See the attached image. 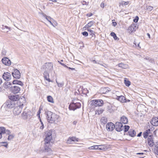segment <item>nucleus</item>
Here are the masks:
<instances>
[{
	"label": "nucleus",
	"mask_w": 158,
	"mask_h": 158,
	"mask_svg": "<svg viewBox=\"0 0 158 158\" xmlns=\"http://www.w3.org/2000/svg\"><path fill=\"white\" fill-rule=\"evenodd\" d=\"M47 118L49 123H52L55 122H58L60 121V116L51 112H48L47 115Z\"/></svg>",
	"instance_id": "obj_1"
},
{
	"label": "nucleus",
	"mask_w": 158,
	"mask_h": 158,
	"mask_svg": "<svg viewBox=\"0 0 158 158\" xmlns=\"http://www.w3.org/2000/svg\"><path fill=\"white\" fill-rule=\"evenodd\" d=\"M45 142L47 143H52L53 139L52 136V131H47L45 133Z\"/></svg>",
	"instance_id": "obj_2"
},
{
	"label": "nucleus",
	"mask_w": 158,
	"mask_h": 158,
	"mask_svg": "<svg viewBox=\"0 0 158 158\" xmlns=\"http://www.w3.org/2000/svg\"><path fill=\"white\" fill-rule=\"evenodd\" d=\"M91 105L95 106H101L104 104L103 101L101 99L93 100L90 102Z\"/></svg>",
	"instance_id": "obj_3"
},
{
	"label": "nucleus",
	"mask_w": 158,
	"mask_h": 158,
	"mask_svg": "<svg viewBox=\"0 0 158 158\" xmlns=\"http://www.w3.org/2000/svg\"><path fill=\"white\" fill-rule=\"evenodd\" d=\"M81 106V104L80 103L74 102L71 103L69 106V109L70 110H74L77 108H80Z\"/></svg>",
	"instance_id": "obj_4"
},
{
	"label": "nucleus",
	"mask_w": 158,
	"mask_h": 158,
	"mask_svg": "<svg viewBox=\"0 0 158 158\" xmlns=\"http://www.w3.org/2000/svg\"><path fill=\"white\" fill-rule=\"evenodd\" d=\"M53 68V64L51 63H48L44 64L42 68L46 71L52 70Z\"/></svg>",
	"instance_id": "obj_5"
},
{
	"label": "nucleus",
	"mask_w": 158,
	"mask_h": 158,
	"mask_svg": "<svg viewBox=\"0 0 158 158\" xmlns=\"http://www.w3.org/2000/svg\"><path fill=\"white\" fill-rule=\"evenodd\" d=\"M115 126L116 130L118 132H120L124 129V127L121 122H116Z\"/></svg>",
	"instance_id": "obj_6"
},
{
	"label": "nucleus",
	"mask_w": 158,
	"mask_h": 158,
	"mask_svg": "<svg viewBox=\"0 0 158 158\" xmlns=\"http://www.w3.org/2000/svg\"><path fill=\"white\" fill-rule=\"evenodd\" d=\"M23 107L20 106H17L13 110V114L15 115H17L19 114L21 112Z\"/></svg>",
	"instance_id": "obj_7"
},
{
	"label": "nucleus",
	"mask_w": 158,
	"mask_h": 158,
	"mask_svg": "<svg viewBox=\"0 0 158 158\" xmlns=\"http://www.w3.org/2000/svg\"><path fill=\"white\" fill-rule=\"evenodd\" d=\"M25 102V99L24 97H22L19 98L17 101V104L18 106L23 107V104Z\"/></svg>",
	"instance_id": "obj_8"
},
{
	"label": "nucleus",
	"mask_w": 158,
	"mask_h": 158,
	"mask_svg": "<svg viewBox=\"0 0 158 158\" xmlns=\"http://www.w3.org/2000/svg\"><path fill=\"white\" fill-rule=\"evenodd\" d=\"M106 128L107 131H113L115 127V125L111 122L108 123L106 126Z\"/></svg>",
	"instance_id": "obj_9"
},
{
	"label": "nucleus",
	"mask_w": 158,
	"mask_h": 158,
	"mask_svg": "<svg viewBox=\"0 0 158 158\" xmlns=\"http://www.w3.org/2000/svg\"><path fill=\"white\" fill-rule=\"evenodd\" d=\"M20 88L18 85H15L11 87L12 92L15 94L18 93L20 90Z\"/></svg>",
	"instance_id": "obj_10"
},
{
	"label": "nucleus",
	"mask_w": 158,
	"mask_h": 158,
	"mask_svg": "<svg viewBox=\"0 0 158 158\" xmlns=\"http://www.w3.org/2000/svg\"><path fill=\"white\" fill-rule=\"evenodd\" d=\"M12 75L14 78L18 79L20 77L21 74L20 72L17 69H15L12 73Z\"/></svg>",
	"instance_id": "obj_11"
},
{
	"label": "nucleus",
	"mask_w": 158,
	"mask_h": 158,
	"mask_svg": "<svg viewBox=\"0 0 158 158\" xmlns=\"http://www.w3.org/2000/svg\"><path fill=\"white\" fill-rule=\"evenodd\" d=\"M116 99L122 103H125L127 102H129L130 101L129 100H127L126 98L122 95L117 96Z\"/></svg>",
	"instance_id": "obj_12"
},
{
	"label": "nucleus",
	"mask_w": 158,
	"mask_h": 158,
	"mask_svg": "<svg viewBox=\"0 0 158 158\" xmlns=\"http://www.w3.org/2000/svg\"><path fill=\"white\" fill-rule=\"evenodd\" d=\"M5 104L6 107L9 108H12L15 106V105L13 101H11L10 100L7 101Z\"/></svg>",
	"instance_id": "obj_13"
},
{
	"label": "nucleus",
	"mask_w": 158,
	"mask_h": 158,
	"mask_svg": "<svg viewBox=\"0 0 158 158\" xmlns=\"http://www.w3.org/2000/svg\"><path fill=\"white\" fill-rule=\"evenodd\" d=\"M2 77L5 80L9 81L11 79V75L8 72L4 73L3 74Z\"/></svg>",
	"instance_id": "obj_14"
},
{
	"label": "nucleus",
	"mask_w": 158,
	"mask_h": 158,
	"mask_svg": "<svg viewBox=\"0 0 158 158\" xmlns=\"http://www.w3.org/2000/svg\"><path fill=\"white\" fill-rule=\"evenodd\" d=\"M50 143H47L45 142L44 148L46 151L51 153L52 151L50 148Z\"/></svg>",
	"instance_id": "obj_15"
},
{
	"label": "nucleus",
	"mask_w": 158,
	"mask_h": 158,
	"mask_svg": "<svg viewBox=\"0 0 158 158\" xmlns=\"http://www.w3.org/2000/svg\"><path fill=\"white\" fill-rule=\"evenodd\" d=\"M148 143L150 147H152L154 144L153 136L151 135H149L148 137Z\"/></svg>",
	"instance_id": "obj_16"
},
{
	"label": "nucleus",
	"mask_w": 158,
	"mask_h": 158,
	"mask_svg": "<svg viewBox=\"0 0 158 158\" xmlns=\"http://www.w3.org/2000/svg\"><path fill=\"white\" fill-rule=\"evenodd\" d=\"M2 61V63L6 65L9 66L11 64L10 60L6 57L3 58Z\"/></svg>",
	"instance_id": "obj_17"
},
{
	"label": "nucleus",
	"mask_w": 158,
	"mask_h": 158,
	"mask_svg": "<svg viewBox=\"0 0 158 158\" xmlns=\"http://www.w3.org/2000/svg\"><path fill=\"white\" fill-rule=\"evenodd\" d=\"M77 139L75 137L69 138L67 141V144H72L73 142H78Z\"/></svg>",
	"instance_id": "obj_18"
},
{
	"label": "nucleus",
	"mask_w": 158,
	"mask_h": 158,
	"mask_svg": "<svg viewBox=\"0 0 158 158\" xmlns=\"http://www.w3.org/2000/svg\"><path fill=\"white\" fill-rule=\"evenodd\" d=\"M19 96L18 95H12L9 97V98L11 101H13L15 102L19 98Z\"/></svg>",
	"instance_id": "obj_19"
},
{
	"label": "nucleus",
	"mask_w": 158,
	"mask_h": 158,
	"mask_svg": "<svg viewBox=\"0 0 158 158\" xmlns=\"http://www.w3.org/2000/svg\"><path fill=\"white\" fill-rule=\"evenodd\" d=\"M151 122L152 125L158 126V118L156 117L153 118Z\"/></svg>",
	"instance_id": "obj_20"
},
{
	"label": "nucleus",
	"mask_w": 158,
	"mask_h": 158,
	"mask_svg": "<svg viewBox=\"0 0 158 158\" xmlns=\"http://www.w3.org/2000/svg\"><path fill=\"white\" fill-rule=\"evenodd\" d=\"M43 75L44 78L45 80L49 82H52L49 78V74L47 71H44L43 73Z\"/></svg>",
	"instance_id": "obj_21"
},
{
	"label": "nucleus",
	"mask_w": 158,
	"mask_h": 158,
	"mask_svg": "<svg viewBox=\"0 0 158 158\" xmlns=\"http://www.w3.org/2000/svg\"><path fill=\"white\" fill-rule=\"evenodd\" d=\"M128 122L127 118L124 116H122L120 118V122L122 124H126Z\"/></svg>",
	"instance_id": "obj_22"
},
{
	"label": "nucleus",
	"mask_w": 158,
	"mask_h": 158,
	"mask_svg": "<svg viewBox=\"0 0 158 158\" xmlns=\"http://www.w3.org/2000/svg\"><path fill=\"white\" fill-rule=\"evenodd\" d=\"M136 134V133L134 130L132 129H130L128 132L127 135L131 137H133Z\"/></svg>",
	"instance_id": "obj_23"
},
{
	"label": "nucleus",
	"mask_w": 158,
	"mask_h": 158,
	"mask_svg": "<svg viewBox=\"0 0 158 158\" xmlns=\"http://www.w3.org/2000/svg\"><path fill=\"white\" fill-rule=\"evenodd\" d=\"M41 14L43 17L45 18L47 20L51 25H53V24L51 21V19H52L50 17L47 16L45 14H44L43 13H42Z\"/></svg>",
	"instance_id": "obj_24"
},
{
	"label": "nucleus",
	"mask_w": 158,
	"mask_h": 158,
	"mask_svg": "<svg viewBox=\"0 0 158 158\" xmlns=\"http://www.w3.org/2000/svg\"><path fill=\"white\" fill-rule=\"evenodd\" d=\"M13 83L14 84L18 85L19 86L20 85L21 86H22L23 85V84L21 81L17 80L13 81Z\"/></svg>",
	"instance_id": "obj_25"
},
{
	"label": "nucleus",
	"mask_w": 158,
	"mask_h": 158,
	"mask_svg": "<svg viewBox=\"0 0 158 158\" xmlns=\"http://www.w3.org/2000/svg\"><path fill=\"white\" fill-rule=\"evenodd\" d=\"M109 91L108 88L107 87L102 88L100 89V92L101 93L105 94L108 92Z\"/></svg>",
	"instance_id": "obj_26"
},
{
	"label": "nucleus",
	"mask_w": 158,
	"mask_h": 158,
	"mask_svg": "<svg viewBox=\"0 0 158 158\" xmlns=\"http://www.w3.org/2000/svg\"><path fill=\"white\" fill-rule=\"evenodd\" d=\"M98 149L106 150L107 149L108 147L105 145H98Z\"/></svg>",
	"instance_id": "obj_27"
},
{
	"label": "nucleus",
	"mask_w": 158,
	"mask_h": 158,
	"mask_svg": "<svg viewBox=\"0 0 158 158\" xmlns=\"http://www.w3.org/2000/svg\"><path fill=\"white\" fill-rule=\"evenodd\" d=\"M135 27H136L134 25H131L128 27L127 30L129 32H132L135 30Z\"/></svg>",
	"instance_id": "obj_28"
},
{
	"label": "nucleus",
	"mask_w": 158,
	"mask_h": 158,
	"mask_svg": "<svg viewBox=\"0 0 158 158\" xmlns=\"http://www.w3.org/2000/svg\"><path fill=\"white\" fill-rule=\"evenodd\" d=\"M101 123L102 124H106L107 122V118L104 117H102L101 119Z\"/></svg>",
	"instance_id": "obj_29"
},
{
	"label": "nucleus",
	"mask_w": 158,
	"mask_h": 158,
	"mask_svg": "<svg viewBox=\"0 0 158 158\" xmlns=\"http://www.w3.org/2000/svg\"><path fill=\"white\" fill-rule=\"evenodd\" d=\"M27 112L26 111H24L22 114V116L24 119H26L27 118Z\"/></svg>",
	"instance_id": "obj_30"
},
{
	"label": "nucleus",
	"mask_w": 158,
	"mask_h": 158,
	"mask_svg": "<svg viewBox=\"0 0 158 158\" xmlns=\"http://www.w3.org/2000/svg\"><path fill=\"white\" fill-rule=\"evenodd\" d=\"M47 99L48 101L50 102L53 103V100L51 96H48L47 97Z\"/></svg>",
	"instance_id": "obj_31"
},
{
	"label": "nucleus",
	"mask_w": 158,
	"mask_h": 158,
	"mask_svg": "<svg viewBox=\"0 0 158 158\" xmlns=\"http://www.w3.org/2000/svg\"><path fill=\"white\" fill-rule=\"evenodd\" d=\"M6 129L5 128L3 127H0V133H1V135H2V134H4L5 133Z\"/></svg>",
	"instance_id": "obj_32"
},
{
	"label": "nucleus",
	"mask_w": 158,
	"mask_h": 158,
	"mask_svg": "<svg viewBox=\"0 0 158 158\" xmlns=\"http://www.w3.org/2000/svg\"><path fill=\"white\" fill-rule=\"evenodd\" d=\"M118 66L119 67H121L123 69H126L127 68V65L122 63L119 64H118Z\"/></svg>",
	"instance_id": "obj_33"
},
{
	"label": "nucleus",
	"mask_w": 158,
	"mask_h": 158,
	"mask_svg": "<svg viewBox=\"0 0 158 158\" xmlns=\"http://www.w3.org/2000/svg\"><path fill=\"white\" fill-rule=\"evenodd\" d=\"M110 35L111 36H113L115 40H118V38L117 37L115 34L113 32H112L110 33Z\"/></svg>",
	"instance_id": "obj_34"
},
{
	"label": "nucleus",
	"mask_w": 158,
	"mask_h": 158,
	"mask_svg": "<svg viewBox=\"0 0 158 158\" xmlns=\"http://www.w3.org/2000/svg\"><path fill=\"white\" fill-rule=\"evenodd\" d=\"M56 82L58 86L59 87H62L64 85V82H59L56 80Z\"/></svg>",
	"instance_id": "obj_35"
},
{
	"label": "nucleus",
	"mask_w": 158,
	"mask_h": 158,
	"mask_svg": "<svg viewBox=\"0 0 158 158\" xmlns=\"http://www.w3.org/2000/svg\"><path fill=\"white\" fill-rule=\"evenodd\" d=\"M124 83L125 85L127 86H129L131 84L130 82L128 80H124Z\"/></svg>",
	"instance_id": "obj_36"
},
{
	"label": "nucleus",
	"mask_w": 158,
	"mask_h": 158,
	"mask_svg": "<svg viewBox=\"0 0 158 158\" xmlns=\"http://www.w3.org/2000/svg\"><path fill=\"white\" fill-rule=\"evenodd\" d=\"M94 24V22L93 21H90L89 22L86 26V27H90Z\"/></svg>",
	"instance_id": "obj_37"
},
{
	"label": "nucleus",
	"mask_w": 158,
	"mask_h": 158,
	"mask_svg": "<svg viewBox=\"0 0 158 158\" xmlns=\"http://www.w3.org/2000/svg\"><path fill=\"white\" fill-rule=\"evenodd\" d=\"M89 149H98V145H94L89 147Z\"/></svg>",
	"instance_id": "obj_38"
},
{
	"label": "nucleus",
	"mask_w": 158,
	"mask_h": 158,
	"mask_svg": "<svg viewBox=\"0 0 158 158\" xmlns=\"http://www.w3.org/2000/svg\"><path fill=\"white\" fill-rule=\"evenodd\" d=\"M130 127L128 125H125L124 127V132H126L129 129Z\"/></svg>",
	"instance_id": "obj_39"
},
{
	"label": "nucleus",
	"mask_w": 158,
	"mask_h": 158,
	"mask_svg": "<svg viewBox=\"0 0 158 158\" xmlns=\"http://www.w3.org/2000/svg\"><path fill=\"white\" fill-rule=\"evenodd\" d=\"M154 152L156 155H158V148H154Z\"/></svg>",
	"instance_id": "obj_40"
},
{
	"label": "nucleus",
	"mask_w": 158,
	"mask_h": 158,
	"mask_svg": "<svg viewBox=\"0 0 158 158\" xmlns=\"http://www.w3.org/2000/svg\"><path fill=\"white\" fill-rule=\"evenodd\" d=\"M88 31L89 32V34H90L92 36H93L94 35V31L91 29H88Z\"/></svg>",
	"instance_id": "obj_41"
},
{
	"label": "nucleus",
	"mask_w": 158,
	"mask_h": 158,
	"mask_svg": "<svg viewBox=\"0 0 158 158\" xmlns=\"http://www.w3.org/2000/svg\"><path fill=\"white\" fill-rule=\"evenodd\" d=\"M129 2H125L124 1H122L120 3V4L122 5H126L129 4Z\"/></svg>",
	"instance_id": "obj_42"
},
{
	"label": "nucleus",
	"mask_w": 158,
	"mask_h": 158,
	"mask_svg": "<svg viewBox=\"0 0 158 158\" xmlns=\"http://www.w3.org/2000/svg\"><path fill=\"white\" fill-rule=\"evenodd\" d=\"M153 9V7L151 6H146V9L149 11H151Z\"/></svg>",
	"instance_id": "obj_43"
},
{
	"label": "nucleus",
	"mask_w": 158,
	"mask_h": 158,
	"mask_svg": "<svg viewBox=\"0 0 158 158\" xmlns=\"http://www.w3.org/2000/svg\"><path fill=\"white\" fill-rule=\"evenodd\" d=\"M103 111L104 110L102 109H98L97 110L98 114H102L103 113Z\"/></svg>",
	"instance_id": "obj_44"
},
{
	"label": "nucleus",
	"mask_w": 158,
	"mask_h": 158,
	"mask_svg": "<svg viewBox=\"0 0 158 158\" xmlns=\"http://www.w3.org/2000/svg\"><path fill=\"white\" fill-rule=\"evenodd\" d=\"M14 137V136L13 135H9L8 136V139L9 140H11Z\"/></svg>",
	"instance_id": "obj_45"
},
{
	"label": "nucleus",
	"mask_w": 158,
	"mask_h": 158,
	"mask_svg": "<svg viewBox=\"0 0 158 158\" xmlns=\"http://www.w3.org/2000/svg\"><path fill=\"white\" fill-rule=\"evenodd\" d=\"M149 135L147 133V132L146 131L143 133V136L145 138H146L148 135Z\"/></svg>",
	"instance_id": "obj_46"
},
{
	"label": "nucleus",
	"mask_w": 158,
	"mask_h": 158,
	"mask_svg": "<svg viewBox=\"0 0 158 158\" xmlns=\"http://www.w3.org/2000/svg\"><path fill=\"white\" fill-rule=\"evenodd\" d=\"M152 131V129L151 130V129L148 128V130L146 131V132H147V133L148 135H149L150 134H151V132Z\"/></svg>",
	"instance_id": "obj_47"
},
{
	"label": "nucleus",
	"mask_w": 158,
	"mask_h": 158,
	"mask_svg": "<svg viewBox=\"0 0 158 158\" xmlns=\"http://www.w3.org/2000/svg\"><path fill=\"white\" fill-rule=\"evenodd\" d=\"M81 3L83 5H89V2H86V1H83L82 2H81Z\"/></svg>",
	"instance_id": "obj_48"
},
{
	"label": "nucleus",
	"mask_w": 158,
	"mask_h": 158,
	"mask_svg": "<svg viewBox=\"0 0 158 158\" xmlns=\"http://www.w3.org/2000/svg\"><path fill=\"white\" fill-rule=\"evenodd\" d=\"M2 29H4L5 28H6L7 29H8L9 30H11V29L8 27L7 26H2Z\"/></svg>",
	"instance_id": "obj_49"
},
{
	"label": "nucleus",
	"mask_w": 158,
	"mask_h": 158,
	"mask_svg": "<svg viewBox=\"0 0 158 158\" xmlns=\"http://www.w3.org/2000/svg\"><path fill=\"white\" fill-rule=\"evenodd\" d=\"M82 34L85 36H87L88 35V34L86 31H84L82 33Z\"/></svg>",
	"instance_id": "obj_50"
},
{
	"label": "nucleus",
	"mask_w": 158,
	"mask_h": 158,
	"mask_svg": "<svg viewBox=\"0 0 158 158\" xmlns=\"http://www.w3.org/2000/svg\"><path fill=\"white\" fill-rule=\"evenodd\" d=\"M5 133L9 135H10V132L9 130H6Z\"/></svg>",
	"instance_id": "obj_51"
},
{
	"label": "nucleus",
	"mask_w": 158,
	"mask_h": 158,
	"mask_svg": "<svg viewBox=\"0 0 158 158\" xmlns=\"http://www.w3.org/2000/svg\"><path fill=\"white\" fill-rule=\"evenodd\" d=\"M138 19H139V18L137 16L136 17L135 19H134V21L135 23H137L138 22Z\"/></svg>",
	"instance_id": "obj_52"
},
{
	"label": "nucleus",
	"mask_w": 158,
	"mask_h": 158,
	"mask_svg": "<svg viewBox=\"0 0 158 158\" xmlns=\"http://www.w3.org/2000/svg\"><path fill=\"white\" fill-rule=\"evenodd\" d=\"M40 109H39V110L38 111V113L37 114V115L39 117V118H40Z\"/></svg>",
	"instance_id": "obj_53"
},
{
	"label": "nucleus",
	"mask_w": 158,
	"mask_h": 158,
	"mask_svg": "<svg viewBox=\"0 0 158 158\" xmlns=\"http://www.w3.org/2000/svg\"><path fill=\"white\" fill-rule=\"evenodd\" d=\"M93 15V14L92 13H89L86 15V16L88 17H90Z\"/></svg>",
	"instance_id": "obj_54"
},
{
	"label": "nucleus",
	"mask_w": 158,
	"mask_h": 158,
	"mask_svg": "<svg viewBox=\"0 0 158 158\" xmlns=\"http://www.w3.org/2000/svg\"><path fill=\"white\" fill-rule=\"evenodd\" d=\"M44 128V124H42L40 127V129L42 130Z\"/></svg>",
	"instance_id": "obj_55"
},
{
	"label": "nucleus",
	"mask_w": 158,
	"mask_h": 158,
	"mask_svg": "<svg viewBox=\"0 0 158 158\" xmlns=\"http://www.w3.org/2000/svg\"><path fill=\"white\" fill-rule=\"evenodd\" d=\"M58 62H59L61 65H63L64 67H67V68H68V67L66 65L64 64L63 63H60V62L59 61H58Z\"/></svg>",
	"instance_id": "obj_56"
},
{
	"label": "nucleus",
	"mask_w": 158,
	"mask_h": 158,
	"mask_svg": "<svg viewBox=\"0 0 158 158\" xmlns=\"http://www.w3.org/2000/svg\"><path fill=\"white\" fill-rule=\"evenodd\" d=\"M101 6L102 8H104V4L103 3H102L101 4Z\"/></svg>",
	"instance_id": "obj_57"
},
{
	"label": "nucleus",
	"mask_w": 158,
	"mask_h": 158,
	"mask_svg": "<svg viewBox=\"0 0 158 158\" xmlns=\"http://www.w3.org/2000/svg\"><path fill=\"white\" fill-rule=\"evenodd\" d=\"M155 147L154 148H158V142H157L156 143V144H154Z\"/></svg>",
	"instance_id": "obj_58"
},
{
	"label": "nucleus",
	"mask_w": 158,
	"mask_h": 158,
	"mask_svg": "<svg viewBox=\"0 0 158 158\" xmlns=\"http://www.w3.org/2000/svg\"><path fill=\"white\" fill-rule=\"evenodd\" d=\"M112 23L114 26H115L117 25V23L115 22H113Z\"/></svg>",
	"instance_id": "obj_59"
},
{
	"label": "nucleus",
	"mask_w": 158,
	"mask_h": 158,
	"mask_svg": "<svg viewBox=\"0 0 158 158\" xmlns=\"http://www.w3.org/2000/svg\"><path fill=\"white\" fill-rule=\"evenodd\" d=\"M142 134V132H140L137 135V136L138 137H140L141 136Z\"/></svg>",
	"instance_id": "obj_60"
},
{
	"label": "nucleus",
	"mask_w": 158,
	"mask_h": 158,
	"mask_svg": "<svg viewBox=\"0 0 158 158\" xmlns=\"http://www.w3.org/2000/svg\"><path fill=\"white\" fill-rule=\"evenodd\" d=\"M77 121H74L73 122V124L74 125H76L77 123Z\"/></svg>",
	"instance_id": "obj_61"
},
{
	"label": "nucleus",
	"mask_w": 158,
	"mask_h": 158,
	"mask_svg": "<svg viewBox=\"0 0 158 158\" xmlns=\"http://www.w3.org/2000/svg\"><path fill=\"white\" fill-rule=\"evenodd\" d=\"M144 153H136L137 155H143Z\"/></svg>",
	"instance_id": "obj_62"
},
{
	"label": "nucleus",
	"mask_w": 158,
	"mask_h": 158,
	"mask_svg": "<svg viewBox=\"0 0 158 158\" xmlns=\"http://www.w3.org/2000/svg\"><path fill=\"white\" fill-rule=\"evenodd\" d=\"M92 61H93V62H94V63H95V64H97V63H97V62H96V61L95 60H92Z\"/></svg>",
	"instance_id": "obj_63"
},
{
	"label": "nucleus",
	"mask_w": 158,
	"mask_h": 158,
	"mask_svg": "<svg viewBox=\"0 0 158 158\" xmlns=\"http://www.w3.org/2000/svg\"><path fill=\"white\" fill-rule=\"evenodd\" d=\"M68 69H71L72 70H74L75 69L74 68H70V67H68Z\"/></svg>",
	"instance_id": "obj_64"
}]
</instances>
